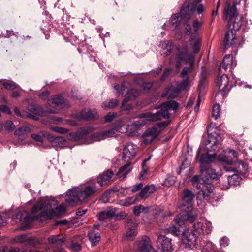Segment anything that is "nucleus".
Returning <instances> with one entry per match:
<instances>
[{
  "label": "nucleus",
  "instance_id": "55",
  "mask_svg": "<svg viewBox=\"0 0 252 252\" xmlns=\"http://www.w3.org/2000/svg\"><path fill=\"white\" fill-rule=\"evenodd\" d=\"M27 110L31 113L37 114L39 112L38 106L34 104H30L27 106Z\"/></svg>",
  "mask_w": 252,
  "mask_h": 252
},
{
  "label": "nucleus",
  "instance_id": "11",
  "mask_svg": "<svg viewBox=\"0 0 252 252\" xmlns=\"http://www.w3.org/2000/svg\"><path fill=\"white\" fill-rule=\"evenodd\" d=\"M89 128L83 127L80 128L76 132L71 133L67 136V139L72 141H79L81 144H87L90 143L87 140L88 136Z\"/></svg>",
  "mask_w": 252,
  "mask_h": 252
},
{
  "label": "nucleus",
  "instance_id": "2",
  "mask_svg": "<svg viewBox=\"0 0 252 252\" xmlns=\"http://www.w3.org/2000/svg\"><path fill=\"white\" fill-rule=\"evenodd\" d=\"M98 190V188L94 182L72 188L66 192L65 202L68 205L73 206L86 201L94 196Z\"/></svg>",
  "mask_w": 252,
  "mask_h": 252
},
{
  "label": "nucleus",
  "instance_id": "64",
  "mask_svg": "<svg viewBox=\"0 0 252 252\" xmlns=\"http://www.w3.org/2000/svg\"><path fill=\"white\" fill-rule=\"evenodd\" d=\"M229 244V239L225 236L221 238L220 241V244L221 246L226 247Z\"/></svg>",
  "mask_w": 252,
  "mask_h": 252
},
{
  "label": "nucleus",
  "instance_id": "21",
  "mask_svg": "<svg viewBox=\"0 0 252 252\" xmlns=\"http://www.w3.org/2000/svg\"><path fill=\"white\" fill-rule=\"evenodd\" d=\"M193 12L192 5L191 3H190V1L189 0L188 1H186L184 3L179 14L182 16L184 21H185L190 19Z\"/></svg>",
  "mask_w": 252,
  "mask_h": 252
},
{
  "label": "nucleus",
  "instance_id": "7",
  "mask_svg": "<svg viewBox=\"0 0 252 252\" xmlns=\"http://www.w3.org/2000/svg\"><path fill=\"white\" fill-rule=\"evenodd\" d=\"M214 158L213 155L208 153L202 154L199 161L200 163V175L201 178L208 181L210 179H218L221 174L211 168L209 164L213 161Z\"/></svg>",
  "mask_w": 252,
  "mask_h": 252
},
{
  "label": "nucleus",
  "instance_id": "5",
  "mask_svg": "<svg viewBox=\"0 0 252 252\" xmlns=\"http://www.w3.org/2000/svg\"><path fill=\"white\" fill-rule=\"evenodd\" d=\"M214 179H210L208 181H206L201 178V175H197L192 178V182L193 184L197 182L196 188L200 189V191L197 193L196 199L198 203L199 200L202 201V199L211 201V198L214 195V186L210 182Z\"/></svg>",
  "mask_w": 252,
  "mask_h": 252
},
{
  "label": "nucleus",
  "instance_id": "17",
  "mask_svg": "<svg viewBox=\"0 0 252 252\" xmlns=\"http://www.w3.org/2000/svg\"><path fill=\"white\" fill-rule=\"evenodd\" d=\"M237 157V153L235 150L228 149L224 153L219 155L218 158L220 161L226 163L227 165L225 166L231 167L233 159H236Z\"/></svg>",
  "mask_w": 252,
  "mask_h": 252
},
{
  "label": "nucleus",
  "instance_id": "53",
  "mask_svg": "<svg viewBox=\"0 0 252 252\" xmlns=\"http://www.w3.org/2000/svg\"><path fill=\"white\" fill-rule=\"evenodd\" d=\"M117 114L114 112H109L104 116V120L105 123H110L113 121L116 118Z\"/></svg>",
  "mask_w": 252,
  "mask_h": 252
},
{
  "label": "nucleus",
  "instance_id": "18",
  "mask_svg": "<svg viewBox=\"0 0 252 252\" xmlns=\"http://www.w3.org/2000/svg\"><path fill=\"white\" fill-rule=\"evenodd\" d=\"M137 223L134 219H129L127 221L126 230L125 237L128 240H132L137 233Z\"/></svg>",
  "mask_w": 252,
  "mask_h": 252
},
{
  "label": "nucleus",
  "instance_id": "28",
  "mask_svg": "<svg viewBox=\"0 0 252 252\" xmlns=\"http://www.w3.org/2000/svg\"><path fill=\"white\" fill-rule=\"evenodd\" d=\"M184 21V20L182 16L179 13H176L172 15L168 23L170 24V29L175 30L177 29L178 27L183 23Z\"/></svg>",
  "mask_w": 252,
  "mask_h": 252
},
{
  "label": "nucleus",
  "instance_id": "29",
  "mask_svg": "<svg viewBox=\"0 0 252 252\" xmlns=\"http://www.w3.org/2000/svg\"><path fill=\"white\" fill-rule=\"evenodd\" d=\"M31 128L29 126H25L17 129L15 132V135L18 136V139L19 141L15 142L14 144L17 146L19 145V143L24 140L27 137V133L30 132Z\"/></svg>",
  "mask_w": 252,
  "mask_h": 252
},
{
  "label": "nucleus",
  "instance_id": "40",
  "mask_svg": "<svg viewBox=\"0 0 252 252\" xmlns=\"http://www.w3.org/2000/svg\"><path fill=\"white\" fill-rule=\"evenodd\" d=\"M207 75V69L205 67H202L201 78L198 85V90H203L206 84V79Z\"/></svg>",
  "mask_w": 252,
  "mask_h": 252
},
{
  "label": "nucleus",
  "instance_id": "45",
  "mask_svg": "<svg viewBox=\"0 0 252 252\" xmlns=\"http://www.w3.org/2000/svg\"><path fill=\"white\" fill-rule=\"evenodd\" d=\"M227 180L228 183L230 185H237L239 184L241 178L239 177L237 175L234 174L232 176H228L227 177Z\"/></svg>",
  "mask_w": 252,
  "mask_h": 252
},
{
  "label": "nucleus",
  "instance_id": "30",
  "mask_svg": "<svg viewBox=\"0 0 252 252\" xmlns=\"http://www.w3.org/2000/svg\"><path fill=\"white\" fill-rule=\"evenodd\" d=\"M47 139L51 143L52 147L56 148L63 147L65 142V139L63 137H56L52 135H49Z\"/></svg>",
  "mask_w": 252,
  "mask_h": 252
},
{
  "label": "nucleus",
  "instance_id": "32",
  "mask_svg": "<svg viewBox=\"0 0 252 252\" xmlns=\"http://www.w3.org/2000/svg\"><path fill=\"white\" fill-rule=\"evenodd\" d=\"M190 45L193 49V53H198L201 47V40L197 34H191L190 38Z\"/></svg>",
  "mask_w": 252,
  "mask_h": 252
},
{
  "label": "nucleus",
  "instance_id": "56",
  "mask_svg": "<svg viewBox=\"0 0 252 252\" xmlns=\"http://www.w3.org/2000/svg\"><path fill=\"white\" fill-rule=\"evenodd\" d=\"M189 85V78L186 77L185 79H183L178 84V86L182 91L185 90Z\"/></svg>",
  "mask_w": 252,
  "mask_h": 252
},
{
  "label": "nucleus",
  "instance_id": "49",
  "mask_svg": "<svg viewBox=\"0 0 252 252\" xmlns=\"http://www.w3.org/2000/svg\"><path fill=\"white\" fill-rule=\"evenodd\" d=\"M91 139L93 141H100L105 139L103 131L94 133L91 135Z\"/></svg>",
  "mask_w": 252,
  "mask_h": 252
},
{
  "label": "nucleus",
  "instance_id": "59",
  "mask_svg": "<svg viewBox=\"0 0 252 252\" xmlns=\"http://www.w3.org/2000/svg\"><path fill=\"white\" fill-rule=\"evenodd\" d=\"M4 127L6 130L11 131L14 129L15 125L12 121L8 120L6 122Z\"/></svg>",
  "mask_w": 252,
  "mask_h": 252
},
{
  "label": "nucleus",
  "instance_id": "14",
  "mask_svg": "<svg viewBox=\"0 0 252 252\" xmlns=\"http://www.w3.org/2000/svg\"><path fill=\"white\" fill-rule=\"evenodd\" d=\"M158 248L162 252H172L173 251L172 239L164 235H159L157 240Z\"/></svg>",
  "mask_w": 252,
  "mask_h": 252
},
{
  "label": "nucleus",
  "instance_id": "44",
  "mask_svg": "<svg viewBox=\"0 0 252 252\" xmlns=\"http://www.w3.org/2000/svg\"><path fill=\"white\" fill-rule=\"evenodd\" d=\"M136 198L134 197H127L124 199L118 201L117 204L125 207H128L135 203Z\"/></svg>",
  "mask_w": 252,
  "mask_h": 252
},
{
  "label": "nucleus",
  "instance_id": "15",
  "mask_svg": "<svg viewBox=\"0 0 252 252\" xmlns=\"http://www.w3.org/2000/svg\"><path fill=\"white\" fill-rule=\"evenodd\" d=\"M31 217L26 211H19L13 218L15 223L20 224L23 227H28L31 223Z\"/></svg>",
  "mask_w": 252,
  "mask_h": 252
},
{
  "label": "nucleus",
  "instance_id": "3",
  "mask_svg": "<svg viewBox=\"0 0 252 252\" xmlns=\"http://www.w3.org/2000/svg\"><path fill=\"white\" fill-rule=\"evenodd\" d=\"M194 197V195L190 190L186 189L183 191L182 202L179 208L185 213L174 219L175 223L181 227H184L187 222H193L197 215L196 210L192 207Z\"/></svg>",
  "mask_w": 252,
  "mask_h": 252
},
{
  "label": "nucleus",
  "instance_id": "26",
  "mask_svg": "<svg viewBox=\"0 0 252 252\" xmlns=\"http://www.w3.org/2000/svg\"><path fill=\"white\" fill-rule=\"evenodd\" d=\"M217 134H208L207 140L205 142V148L208 151L215 150L217 147L216 145L218 143L217 139Z\"/></svg>",
  "mask_w": 252,
  "mask_h": 252
},
{
  "label": "nucleus",
  "instance_id": "25",
  "mask_svg": "<svg viewBox=\"0 0 252 252\" xmlns=\"http://www.w3.org/2000/svg\"><path fill=\"white\" fill-rule=\"evenodd\" d=\"M237 40L236 32L232 30H229L225 34L224 40V49L227 50L229 47L234 45Z\"/></svg>",
  "mask_w": 252,
  "mask_h": 252
},
{
  "label": "nucleus",
  "instance_id": "46",
  "mask_svg": "<svg viewBox=\"0 0 252 252\" xmlns=\"http://www.w3.org/2000/svg\"><path fill=\"white\" fill-rule=\"evenodd\" d=\"M182 91V90L177 86V87L175 88L171 87L169 88L167 91V94L169 97L175 98Z\"/></svg>",
  "mask_w": 252,
  "mask_h": 252
},
{
  "label": "nucleus",
  "instance_id": "16",
  "mask_svg": "<svg viewBox=\"0 0 252 252\" xmlns=\"http://www.w3.org/2000/svg\"><path fill=\"white\" fill-rule=\"evenodd\" d=\"M220 74L216 79V84L219 88V91L216 94L215 96V99L220 95L222 96L223 93L226 92L229 90L228 88L229 79L226 74H223L220 77Z\"/></svg>",
  "mask_w": 252,
  "mask_h": 252
},
{
  "label": "nucleus",
  "instance_id": "62",
  "mask_svg": "<svg viewBox=\"0 0 252 252\" xmlns=\"http://www.w3.org/2000/svg\"><path fill=\"white\" fill-rule=\"evenodd\" d=\"M171 70V69L170 68H166L164 70L163 73L161 77L160 80L161 81H163L164 80H165L170 75Z\"/></svg>",
  "mask_w": 252,
  "mask_h": 252
},
{
  "label": "nucleus",
  "instance_id": "38",
  "mask_svg": "<svg viewBox=\"0 0 252 252\" xmlns=\"http://www.w3.org/2000/svg\"><path fill=\"white\" fill-rule=\"evenodd\" d=\"M191 3L193 9V11H196L198 15L203 14L205 10V6L201 3L202 0H189Z\"/></svg>",
  "mask_w": 252,
  "mask_h": 252
},
{
  "label": "nucleus",
  "instance_id": "50",
  "mask_svg": "<svg viewBox=\"0 0 252 252\" xmlns=\"http://www.w3.org/2000/svg\"><path fill=\"white\" fill-rule=\"evenodd\" d=\"M220 107L218 104L214 105L212 109V116L216 120L220 117Z\"/></svg>",
  "mask_w": 252,
  "mask_h": 252
},
{
  "label": "nucleus",
  "instance_id": "4",
  "mask_svg": "<svg viewBox=\"0 0 252 252\" xmlns=\"http://www.w3.org/2000/svg\"><path fill=\"white\" fill-rule=\"evenodd\" d=\"M66 206L62 204L57 206V202L54 199H41L32 209V213H36L41 210L37 216V219L41 217H46L51 219L55 217L63 215L66 211Z\"/></svg>",
  "mask_w": 252,
  "mask_h": 252
},
{
  "label": "nucleus",
  "instance_id": "58",
  "mask_svg": "<svg viewBox=\"0 0 252 252\" xmlns=\"http://www.w3.org/2000/svg\"><path fill=\"white\" fill-rule=\"evenodd\" d=\"M188 20L184 21L183 24L185 26V33L187 35H190L191 32V25L188 23Z\"/></svg>",
  "mask_w": 252,
  "mask_h": 252
},
{
  "label": "nucleus",
  "instance_id": "48",
  "mask_svg": "<svg viewBox=\"0 0 252 252\" xmlns=\"http://www.w3.org/2000/svg\"><path fill=\"white\" fill-rule=\"evenodd\" d=\"M149 210V207H144L143 206L141 205H139L138 206H135L133 208V213L136 216H139L140 214L142 212H144L145 213H147Z\"/></svg>",
  "mask_w": 252,
  "mask_h": 252
},
{
  "label": "nucleus",
  "instance_id": "23",
  "mask_svg": "<svg viewBox=\"0 0 252 252\" xmlns=\"http://www.w3.org/2000/svg\"><path fill=\"white\" fill-rule=\"evenodd\" d=\"M137 149L136 145L132 143L126 144L123 149V159L126 161L128 158L127 160H129L134 157L136 154Z\"/></svg>",
  "mask_w": 252,
  "mask_h": 252
},
{
  "label": "nucleus",
  "instance_id": "42",
  "mask_svg": "<svg viewBox=\"0 0 252 252\" xmlns=\"http://www.w3.org/2000/svg\"><path fill=\"white\" fill-rule=\"evenodd\" d=\"M166 45V47L161 51V54L164 57L169 56L171 54V50L173 48L172 42L170 41H165L163 42L162 46Z\"/></svg>",
  "mask_w": 252,
  "mask_h": 252
},
{
  "label": "nucleus",
  "instance_id": "36",
  "mask_svg": "<svg viewBox=\"0 0 252 252\" xmlns=\"http://www.w3.org/2000/svg\"><path fill=\"white\" fill-rule=\"evenodd\" d=\"M179 107V104L177 102L174 100L167 101L161 104L160 107H162L164 111L169 113L170 110L176 111Z\"/></svg>",
  "mask_w": 252,
  "mask_h": 252
},
{
  "label": "nucleus",
  "instance_id": "6",
  "mask_svg": "<svg viewBox=\"0 0 252 252\" xmlns=\"http://www.w3.org/2000/svg\"><path fill=\"white\" fill-rule=\"evenodd\" d=\"M236 5L237 3L234 2L230 6V2L226 1L223 15L224 19H228V27L230 30L235 32L239 30L243 20L242 16L237 14Z\"/></svg>",
  "mask_w": 252,
  "mask_h": 252
},
{
  "label": "nucleus",
  "instance_id": "10",
  "mask_svg": "<svg viewBox=\"0 0 252 252\" xmlns=\"http://www.w3.org/2000/svg\"><path fill=\"white\" fill-rule=\"evenodd\" d=\"M170 115L171 114L169 113H167L166 111L165 112L162 108L161 107V109L155 113L151 112L143 113L140 114L139 117L140 118H145L148 121L154 122L161 120L162 119H169L170 117Z\"/></svg>",
  "mask_w": 252,
  "mask_h": 252
},
{
  "label": "nucleus",
  "instance_id": "19",
  "mask_svg": "<svg viewBox=\"0 0 252 252\" xmlns=\"http://www.w3.org/2000/svg\"><path fill=\"white\" fill-rule=\"evenodd\" d=\"M161 132V129L158 126H154L148 128L144 133L143 136L147 137L143 140L145 144H148L152 143L158 135Z\"/></svg>",
  "mask_w": 252,
  "mask_h": 252
},
{
  "label": "nucleus",
  "instance_id": "52",
  "mask_svg": "<svg viewBox=\"0 0 252 252\" xmlns=\"http://www.w3.org/2000/svg\"><path fill=\"white\" fill-rule=\"evenodd\" d=\"M14 112L16 115H17L18 116L22 117H26L31 118L33 116V115L32 114L27 113V112H25V111L21 112L18 108H15L14 109Z\"/></svg>",
  "mask_w": 252,
  "mask_h": 252
},
{
  "label": "nucleus",
  "instance_id": "24",
  "mask_svg": "<svg viewBox=\"0 0 252 252\" xmlns=\"http://www.w3.org/2000/svg\"><path fill=\"white\" fill-rule=\"evenodd\" d=\"M236 61L233 59V56L231 54L226 55L223 58L222 64L219 69V72H220L221 68L224 69L226 71L228 69H231L233 67L236 66Z\"/></svg>",
  "mask_w": 252,
  "mask_h": 252
},
{
  "label": "nucleus",
  "instance_id": "13",
  "mask_svg": "<svg viewBox=\"0 0 252 252\" xmlns=\"http://www.w3.org/2000/svg\"><path fill=\"white\" fill-rule=\"evenodd\" d=\"M149 238L146 236L138 238L134 244V249L137 252H154L151 246L149 244Z\"/></svg>",
  "mask_w": 252,
  "mask_h": 252
},
{
  "label": "nucleus",
  "instance_id": "63",
  "mask_svg": "<svg viewBox=\"0 0 252 252\" xmlns=\"http://www.w3.org/2000/svg\"><path fill=\"white\" fill-rule=\"evenodd\" d=\"M115 209L112 207H109L105 210L106 215L109 218L112 217L115 215Z\"/></svg>",
  "mask_w": 252,
  "mask_h": 252
},
{
  "label": "nucleus",
  "instance_id": "47",
  "mask_svg": "<svg viewBox=\"0 0 252 252\" xmlns=\"http://www.w3.org/2000/svg\"><path fill=\"white\" fill-rule=\"evenodd\" d=\"M0 82H1L4 87L8 90H13L18 87V85L13 81H6L1 80Z\"/></svg>",
  "mask_w": 252,
  "mask_h": 252
},
{
  "label": "nucleus",
  "instance_id": "12",
  "mask_svg": "<svg viewBox=\"0 0 252 252\" xmlns=\"http://www.w3.org/2000/svg\"><path fill=\"white\" fill-rule=\"evenodd\" d=\"M124 126V123L122 119L116 121L111 125V128L103 131L105 139L117 137L119 135L118 133L123 132L122 128Z\"/></svg>",
  "mask_w": 252,
  "mask_h": 252
},
{
  "label": "nucleus",
  "instance_id": "20",
  "mask_svg": "<svg viewBox=\"0 0 252 252\" xmlns=\"http://www.w3.org/2000/svg\"><path fill=\"white\" fill-rule=\"evenodd\" d=\"M48 104L51 107H57L60 109L67 107L69 106L68 101L60 94L55 95L49 99Z\"/></svg>",
  "mask_w": 252,
  "mask_h": 252
},
{
  "label": "nucleus",
  "instance_id": "35",
  "mask_svg": "<svg viewBox=\"0 0 252 252\" xmlns=\"http://www.w3.org/2000/svg\"><path fill=\"white\" fill-rule=\"evenodd\" d=\"M65 235L63 234L52 235L48 238L49 242L57 246H62L65 242Z\"/></svg>",
  "mask_w": 252,
  "mask_h": 252
},
{
  "label": "nucleus",
  "instance_id": "61",
  "mask_svg": "<svg viewBox=\"0 0 252 252\" xmlns=\"http://www.w3.org/2000/svg\"><path fill=\"white\" fill-rule=\"evenodd\" d=\"M192 69V66H190L189 67H184L181 73V77L185 78L188 74L191 71Z\"/></svg>",
  "mask_w": 252,
  "mask_h": 252
},
{
  "label": "nucleus",
  "instance_id": "37",
  "mask_svg": "<svg viewBox=\"0 0 252 252\" xmlns=\"http://www.w3.org/2000/svg\"><path fill=\"white\" fill-rule=\"evenodd\" d=\"M155 190L156 187L153 184L148 185L141 189L139 195L142 198H146L153 193Z\"/></svg>",
  "mask_w": 252,
  "mask_h": 252
},
{
  "label": "nucleus",
  "instance_id": "31",
  "mask_svg": "<svg viewBox=\"0 0 252 252\" xmlns=\"http://www.w3.org/2000/svg\"><path fill=\"white\" fill-rule=\"evenodd\" d=\"M113 175L114 173L112 171L108 170L97 177V182L101 186L105 185L110 182Z\"/></svg>",
  "mask_w": 252,
  "mask_h": 252
},
{
  "label": "nucleus",
  "instance_id": "41",
  "mask_svg": "<svg viewBox=\"0 0 252 252\" xmlns=\"http://www.w3.org/2000/svg\"><path fill=\"white\" fill-rule=\"evenodd\" d=\"M129 165L130 163H127L123 166H122L120 168L119 171L117 173V175L122 174V175L119 177V178L121 180H123L126 175L131 170L130 168H128Z\"/></svg>",
  "mask_w": 252,
  "mask_h": 252
},
{
  "label": "nucleus",
  "instance_id": "9",
  "mask_svg": "<svg viewBox=\"0 0 252 252\" xmlns=\"http://www.w3.org/2000/svg\"><path fill=\"white\" fill-rule=\"evenodd\" d=\"M170 115L171 114L169 113H167L166 111L165 112L162 108L161 107V109L155 113L151 112L143 113L140 114L139 117L140 118H145L148 121L154 122L161 120L162 119H169L170 117Z\"/></svg>",
  "mask_w": 252,
  "mask_h": 252
},
{
  "label": "nucleus",
  "instance_id": "27",
  "mask_svg": "<svg viewBox=\"0 0 252 252\" xmlns=\"http://www.w3.org/2000/svg\"><path fill=\"white\" fill-rule=\"evenodd\" d=\"M97 115V111L94 109L85 108L80 113L79 118L83 120H90L95 118Z\"/></svg>",
  "mask_w": 252,
  "mask_h": 252
},
{
  "label": "nucleus",
  "instance_id": "54",
  "mask_svg": "<svg viewBox=\"0 0 252 252\" xmlns=\"http://www.w3.org/2000/svg\"><path fill=\"white\" fill-rule=\"evenodd\" d=\"M176 177L172 175H168L164 181V185L166 186H171L174 184Z\"/></svg>",
  "mask_w": 252,
  "mask_h": 252
},
{
  "label": "nucleus",
  "instance_id": "8",
  "mask_svg": "<svg viewBox=\"0 0 252 252\" xmlns=\"http://www.w3.org/2000/svg\"><path fill=\"white\" fill-rule=\"evenodd\" d=\"M195 60L194 55L188 53V48L186 45L178 49V53L175 56H172L170 59L171 63H175V66L179 69L181 63L185 61L187 63H189L192 66Z\"/></svg>",
  "mask_w": 252,
  "mask_h": 252
},
{
  "label": "nucleus",
  "instance_id": "39",
  "mask_svg": "<svg viewBox=\"0 0 252 252\" xmlns=\"http://www.w3.org/2000/svg\"><path fill=\"white\" fill-rule=\"evenodd\" d=\"M138 95V92L135 89H131L127 91L126 96L123 101L122 104L124 106L128 101L134 99Z\"/></svg>",
  "mask_w": 252,
  "mask_h": 252
},
{
  "label": "nucleus",
  "instance_id": "57",
  "mask_svg": "<svg viewBox=\"0 0 252 252\" xmlns=\"http://www.w3.org/2000/svg\"><path fill=\"white\" fill-rule=\"evenodd\" d=\"M203 24V21L200 20H195L192 24L193 30L196 34V33L197 32L199 27Z\"/></svg>",
  "mask_w": 252,
  "mask_h": 252
},
{
  "label": "nucleus",
  "instance_id": "34",
  "mask_svg": "<svg viewBox=\"0 0 252 252\" xmlns=\"http://www.w3.org/2000/svg\"><path fill=\"white\" fill-rule=\"evenodd\" d=\"M98 226H96L94 228L90 230L88 234L89 239L92 246L96 245L100 240V234L96 231V229H98Z\"/></svg>",
  "mask_w": 252,
  "mask_h": 252
},
{
  "label": "nucleus",
  "instance_id": "43",
  "mask_svg": "<svg viewBox=\"0 0 252 252\" xmlns=\"http://www.w3.org/2000/svg\"><path fill=\"white\" fill-rule=\"evenodd\" d=\"M119 102L117 99H111L109 101H104L102 104V107L105 110L113 109L116 107Z\"/></svg>",
  "mask_w": 252,
  "mask_h": 252
},
{
  "label": "nucleus",
  "instance_id": "22",
  "mask_svg": "<svg viewBox=\"0 0 252 252\" xmlns=\"http://www.w3.org/2000/svg\"><path fill=\"white\" fill-rule=\"evenodd\" d=\"M224 169L227 172H236L241 174L246 173L248 171V165L242 161H238L233 163L231 167L224 166Z\"/></svg>",
  "mask_w": 252,
  "mask_h": 252
},
{
  "label": "nucleus",
  "instance_id": "51",
  "mask_svg": "<svg viewBox=\"0 0 252 252\" xmlns=\"http://www.w3.org/2000/svg\"><path fill=\"white\" fill-rule=\"evenodd\" d=\"M148 169V167L147 165V162L143 160L142 163V170L141 171L139 177L140 180L144 179V176L147 173Z\"/></svg>",
  "mask_w": 252,
  "mask_h": 252
},
{
  "label": "nucleus",
  "instance_id": "1",
  "mask_svg": "<svg viewBox=\"0 0 252 252\" xmlns=\"http://www.w3.org/2000/svg\"><path fill=\"white\" fill-rule=\"evenodd\" d=\"M212 229V223L209 220H203L195 222L193 225L191 232L185 235V239L189 247H195L202 252H216L215 246L212 242L205 243L203 240L205 235L210 234Z\"/></svg>",
  "mask_w": 252,
  "mask_h": 252
},
{
  "label": "nucleus",
  "instance_id": "60",
  "mask_svg": "<svg viewBox=\"0 0 252 252\" xmlns=\"http://www.w3.org/2000/svg\"><path fill=\"white\" fill-rule=\"evenodd\" d=\"M52 129L54 131L61 134H65L68 131V129L61 127H54L52 128Z\"/></svg>",
  "mask_w": 252,
  "mask_h": 252
},
{
  "label": "nucleus",
  "instance_id": "33",
  "mask_svg": "<svg viewBox=\"0 0 252 252\" xmlns=\"http://www.w3.org/2000/svg\"><path fill=\"white\" fill-rule=\"evenodd\" d=\"M14 241L17 243H21L25 245H33L34 243V239L29 237L26 234H23L15 237Z\"/></svg>",
  "mask_w": 252,
  "mask_h": 252
}]
</instances>
